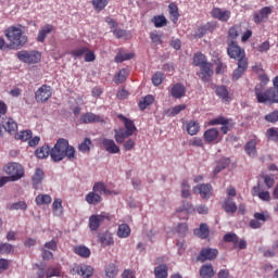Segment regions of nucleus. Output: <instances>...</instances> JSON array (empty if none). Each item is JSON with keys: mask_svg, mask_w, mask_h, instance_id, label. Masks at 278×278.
<instances>
[{"mask_svg": "<svg viewBox=\"0 0 278 278\" xmlns=\"http://www.w3.org/2000/svg\"><path fill=\"white\" fill-rule=\"evenodd\" d=\"M75 147L68 144L65 138L58 139L53 148H51L50 157L52 162H62L65 157L73 162L76 157Z\"/></svg>", "mask_w": 278, "mask_h": 278, "instance_id": "nucleus-1", "label": "nucleus"}, {"mask_svg": "<svg viewBox=\"0 0 278 278\" xmlns=\"http://www.w3.org/2000/svg\"><path fill=\"white\" fill-rule=\"evenodd\" d=\"M5 36L10 40V46H5V40L0 37V50L4 49H21L27 45V35L23 34V30L17 27H10L5 30Z\"/></svg>", "mask_w": 278, "mask_h": 278, "instance_id": "nucleus-2", "label": "nucleus"}, {"mask_svg": "<svg viewBox=\"0 0 278 278\" xmlns=\"http://www.w3.org/2000/svg\"><path fill=\"white\" fill-rule=\"evenodd\" d=\"M119 121H123L125 128L115 129V140L117 144H123L127 138L134 136V131L137 130L134 121L125 117L123 114L118 115Z\"/></svg>", "mask_w": 278, "mask_h": 278, "instance_id": "nucleus-3", "label": "nucleus"}, {"mask_svg": "<svg viewBox=\"0 0 278 278\" xmlns=\"http://www.w3.org/2000/svg\"><path fill=\"white\" fill-rule=\"evenodd\" d=\"M3 170L7 175H10L11 181H18L25 177V168L18 163H9L4 165Z\"/></svg>", "mask_w": 278, "mask_h": 278, "instance_id": "nucleus-4", "label": "nucleus"}, {"mask_svg": "<svg viewBox=\"0 0 278 278\" xmlns=\"http://www.w3.org/2000/svg\"><path fill=\"white\" fill-rule=\"evenodd\" d=\"M41 54L36 50L27 51L22 50L17 52V59L20 62H24L25 64H38L40 62Z\"/></svg>", "mask_w": 278, "mask_h": 278, "instance_id": "nucleus-5", "label": "nucleus"}, {"mask_svg": "<svg viewBox=\"0 0 278 278\" xmlns=\"http://www.w3.org/2000/svg\"><path fill=\"white\" fill-rule=\"evenodd\" d=\"M105 220H110V214L101 213L89 217V229L97 231Z\"/></svg>", "mask_w": 278, "mask_h": 278, "instance_id": "nucleus-6", "label": "nucleus"}, {"mask_svg": "<svg viewBox=\"0 0 278 278\" xmlns=\"http://www.w3.org/2000/svg\"><path fill=\"white\" fill-rule=\"evenodd\" d=\"M53 97V89L49 85H42L36 92L35 99L37 103H47V100Z\"/></svg>", "mask_w": 278, "mask_h": 278, "instance_id": "nucleus-7", "label": "nucleus"}, {"mask_svg": "<svg viewBox=\"0 0 278 278\" xmlns=\"http://www.w3.org/2000/svg\"><path fill=\"white\" fill-rule=\"evenodd\" d=\"M227 53L229 58H232V60H240V58H244V50H242L235 40L228 41Z\"/></svg>", "mask_w": 278, "mask_h": 278, "instance_id": "nucleus-8", "label": "nucleus"}, {"mask_svg": "<svg viewBox=\"0 0 278 278\" xmlns=\"http://www.w3.org/2000/svg\"><path fill=\"white\" fill-rule=\"evenodd\" d=\"M216 257H218V251L216 249L204 248L200 251L197 260L198 262H207V260L212 262L216 260Z\"/></svg>", "mask_w": 278, "mask_h": 278, "instance_id": "nucleus-9", "label": "nucleus"}, {"mask_svg": "<svg viewBox=\"0 0 278 278\" xmlns=\"http://www.w3.org/2000/svg\"><path fill=\"white\" fill-rule=\"evenodd\" d=\"M200 73H199V77L200 79L204 83V84H207L210 83V79L212 77V75H214V70L212 67V64L211 63H204L201 65L200 67Z\"/></svg>", "mask_w": 278, "mask_h": 278, "instance_id": "nucleus-10", "label": "nucleus"}, {"mask_svg": "<svg viewBox=\"0 0 278 278\" xmlns=\"http://www.w3.org/2000/svg\"><path fill=\"white\" fill-rule=\"evenodd\" d=\"M213 18H217L222 23H227L231 18V11L223 10L220 8H215L211 12Z\"/></svg>", "mask_w": 278, "mask_h": 278, "instance_id": "nucleus-11", "label": "nucleus"}, {"mask_svg": "<svg viewBox=\"0 0 278 278\" xmlns=\"http://www.w3.org/2000/svg\"><path fill=\"white\" fill-rule=\"evenodd\" d=\"M101 144L103 150L108 151V153H121V148L116 146V142H114L113 139L103 138Z\"/></svg>", "mask_w": 278, "mask_h": 278, "instance_id": "nucleus-12", "label": "nucleus"}, {"mask_svg": "<svg viewBox=\"0 0 278 278\" xmlns=\"http://www.w3.org/2000/svg\"><path fill=\"white\" fill-rule=\"evenodd\" d=\"M80 123L88 125L90 123H104L103 117H101V115H97L94 113H84L80 116Z\"/></svg>", "mask_w": 278, "mask_h": 278, "instance_id": "nucleus-13", "label": "nucleus"}, {"mask_svg": "<svg viewBox=\"0 0 278 278\" xmlns=\"http://www.w3.org/2000/svg\"><path fill=\"white\" fill-rule=\"evenodd\" d=\"M273 14V9L270 7H264L258 12L254 13V23L260 25V23H264L268 18V15Z\"/></svg>", "mask_w": 278, "mask_h": 278, "instance_id": "nucleus-14", "label": "nucleus"}, {"mask_svg": "<svg viewBox=\"0 0 278 278\" xmlns=\"http://www.w3.org/2000/svg\"><path fill=\"white\" fill-rule=\"evenodd\" d=\"M195 194H200L202 199H210L212 197V185H199L193 188Z\"/></svg>", "mask_w": 278, "mask_h": 278, "instance_id": "nucleus-15", "label": "nucleus"}, {"mask_svg": "<svg viewBox=\"0 0 278 278\" xmlns=\"http://www.w3.org/2000/svg\"><path fill=\"white\" fill-rule=\"evenodd\" d=\"M73 270L74 273H76L77 275H80V277H84V278H90L94 273V269L92 268V266H89V265H78Z\"/></svg>", "mask_w": 278, "mask_h": 278, "instance_id": "nucleus-16", "label": "nucleus"}, {"mask_svg": "<svg viewBox=\"0 0 278 278\" xmlns=\"http://www.w3.org/2000/svg\"><path fill=\"white\" fill-rule=\"evenodd\" d=\"M169 92L174 99H181L186 97V86L181 83H177L170 88Z\"/></svg>", "mask_w": 278, "mask_h": 278, "instance_id": "nucleus-17", "label": "nucleus"}, {"mask_svg": "<svg viewBox=\"0 0 278 278\" xmlns=\"http://www.w3.org/2000/svg\"><path fill=\"white\" fill-rule=\"evenodd\" d=\"M52 31H55V26L51 24H47L43 27H41L37 36V42H45L47 36H49V34H51Z\"/></svg>", "mask_w": 278, "mask_h": 278, "instance_id": "nucleus-18", "label": "nucleus"}, {"mask_svg": "<svg viewBox=\"0 0 278 278\" xmlns=\"http://www.w3.org/2000/svg\"><path fill=\"white\" fill-rule=\"evenodd\" d=\"M2 127L8 131V134H16V129H18V125L11 117H5L2 121Z\"/></svg>", "mask_w": 278, "mask_h": 278, "instance_id": "nucleus-19", "label": "nucleus"}, {"mask_svg": "<svg viewBox=\"0 0 278 278\" xmlns=\"http://www.w3.org/2000/svg\"><path fill=\"white\" fill-rule=\"evenodd\" d=\"M215 94L224 101V103H229L231 101V97H229V90L225 86H216L215 87Z\"/></svg>", "mask_w": 278, "mask_h": 278, "instance_id": "nucleus-20", "label": "nucleus"}, {"mask_svg": "<svg viewBox=\"0 0 278 278\" xmlns=\"http://www.w3.org/2000/svg\"><path fill=\"white\" fill-rule=\"evenodd\" d=\"M265 103H278V88L270 87L265 91Z\"/></svg>", "mask_w": 278, "mask_h": 278, "instance_id": "nucleus-21", "label": "nucleus"}, {"mask_svg": "<svg viewBox=\"0 0 278 278\" xmlns=\"http://www.w3.org/2000/svg\"><path fill=\"white\" fill-rule=\"evenodd\" d=\"M98 238L102 247H112L114 244V238L112 237L110 231L100 232L98 235Z\"/></svg>", "mask_w": 278, "mask_h": 278, "instance_id": "nucleus-22", "label": "nucleus"}, {"mask_svg": "<svg viewBox=\"0 0 278 278\" xmlns=\"http://www.w3.org/2000/svg\"><path fill=\"white\" fill-rule=\"evenodd\" d=\"M35 155L38 160H47L49 155L51 156V147H49V144H45L38 148L37 151H35Z\"/></svg>", "mask_w": 278, "mask_h": 278, "instance_id": "nucleus-23", "label": "nucleus"}, {"mask_svg": "<svg viewBox=\"0 0 278 278\" xmlns=\"http://www.w3.org/2000/svg\"><path fill=\"white\" fill-rule=\"evenodd\" d=\"M92 190L96 194H104L105 197H110V194L114 193V191H110L108 188H105V184L103 182H96Z\"/></svg>", "mask_w": 278, "mask_h": 278, "instance_id": "nucleus-24", "label": "nucleus"}, {"mask_svg": "<svg viewBox=\"0 0 278 278\" xmlns=\"http://www.w3.org/2000/svg\"><path fill=\"white\" fill-rule=\"evenodd\" d=\"M85 199L89 205H99V203L103 201V198H101V195L94 191L89 192Z\"/></svg>", "mask_w": 278, "mask_h": 278, "instance_id": "nucleus-25", "label": "nucleus"}, {"mask_svg": "<svg viewBox=\"0 0 278 278\" xmlns=\"http://www.w3.org/2000/svg\"><path fill=\"white\" fill-rule=\"evenodd\" d=\"M224 210L227 214H236V212H238V206L236 205V202H233L232 198H227L225 200Z\"/></svg>", "mask_w": 278, "mask_h": 278, "instance_id": "nucleus-26", "label": "nucleus"}, {"mask_svg": "<svg viewBox=\"0 0 278 278\" xmlns=\"http://www.w3.org/2000/svg\"><path fill=\"white\" fill-rule=\"evenodd\" d=\"M264 86L263 84H258L255 86L254 92L255 97L258 101V103H266V91L264 92Z\"/></svg>", "mask_w": 278, "mask_h": 278, "instance_id": "nucleus-27", "label": "nucleus"}, {"mask_svg": "<svg viewBox=\"0 0 278 278\" xmlns=\"http://www.w3.org/2000/svg\"><path fill=\"white\" fill-rule=\"evenodd\" d=\"M117 275H118V267H116L114 263H110L105 267V274L103 278H116Z\"/></svg>", "mask_w": 278, "mask_h": 278, "instance_id": "nucleus-28", "label": "nucleus"}, {"mask_svg": "<svg viewBox=\"0 0 278 278\" xmlns=\"http://www.w3.org/2000/svg\"><path fill=\"white\" fill-rule=\"evenodd\" d=\"M193 233L205 240V238L210 236V228L207 227V224H201L199 228L194 229Z\"/></svg>", "mask_w": 278, "mask_h": 278, "instance_id": "nucleus-29", "label": "nucleus"}, {"mask_svg": "<svg viewBox=\"0 0 278 278\" xmlns=\"http://www.w3.org/2000/svg\"><path fill=\"white\" fill-rule=\"evenodd\" d=\"M155 278H168V266L166 264L159 265L154 269Z\"/></svg>", "mask_w": 278, "mask_h": 278, "instance_id": "nucleus-30", "label": "nucleus"}, {"mask_svg": "<svg viewBox=\"0 0 278 278\" xmlns=\"http://www.w3.org/2000/svg\"><path fill=\"white\" fill-rule=\"evenodd\" d=\"M229 164H231V161L227 157H223L217 162V165L214 169V175H218V173H220L222 170H225V168H227V166H229Z\"/></svg>", "mask_w": 278, "mask_h": 278, "instance_id": "nucleus-31", "label": "nucleus"}, {"mask_svg": "<svg viewBox=\"0 0 278 278\" xmlns=\"http://www.w3.org/2000/svg\"><path fill=\"white\" fill-rule=\"evenodd\" d=\"M200 277H202V278L214 277V267L212 265H203L200 268Z\"/></svg>", "mask_w": 278, "mask_h": 278, "instance_id": "nucleus-32", "label": "nucleus"}, {"mask_svg": "<svg viewBox=\"0 0 278 278\" xmlns=\"http://www.w3.org/2000/svg\"><path fill=\"white\" fill-rule=\"evenodd\" d=\"M218 134V129L211 128L204 132V140L206 142H214V140H217Z\"/></svg>", "mask_w": 278, "mask_h": 278, "instance_id": "nucleus-33", "label": "nucleus"}, {"mask_svg": "<svg viewBox=\"0 0 278 278\" xmlns=\"http://www.w3.org/2000/svg\"><path fill=\"white\" fill-rule=\"evenodd\" d=\"M74 253H76V255H79L80 257H90L91 252L90 249H88L86 245H77L74 248Z\"/></svg>", "mask_w": 278, "mask_h": 278, "instance_id": "nucleus-34", "label": "nucleus"}, {"mask_svg": "<svg viewBox=\"0 0 278 278\" xmlns=\"http://www.w3.org/2000/svg\"><path fill=\"white\" fill-rule=\"evenodd\" d=\"M155 98L152 94L146 96L141 101H139L140 110L144 111L149 105H153Z\"/></svg>", "mask_w": 278, "mask_h": 278, "instance_id": "nucleus-35", "label": "nucleus"}, {"mask_svg": "<svg viewBox=\"0 0 278 278\" xmlns=\"http://www.w3.org/2000/svg\"><path fill=\"white\" fill-rule=\"evenodd\" d=\"M256 147H257V141H255V139L250 140L244 147L245 153H248L250 156L255 155Z\"/></svg>", "mask_w": 278, "mask_h": 278, "instance_id": "nucleus-36", "label": "nucleus"}, {"mask_svg": "<svg viewBox=\"0 0 278 278\" xmlns=\"http://www.w3.org/2000/svg\"><path fill=\"white\" fill-rule=\"evenodd\" d=\"M129 233H131V229L127 224H122L118 227L117 236L118 238H128Z\"/></svg>", "mask_w": 278, "mask_h": 278, "instance_id": "nucleus-37", "label": "nucleus"}, {"mask_svg": "<svg viewBox=\"0 0 278 278\" xmlns=\"http://www.w3.org/2000/svg\"><path fill=\"white\" fill-rule=\"evenodd\" d=\"M168 9L173 23H177V21H179V8H177V4L170 3Z\"/></svg>", "mask_w": 278, "mask_h": 278, "instance_id": "nucleus-38", "label": "nucleus"}, {"mask_svg": "<svg viewBox=\"0 0 278 278\" xmlns=\"http://www.w3.org/2000/svg\"><path fill=\"white\" fill-rule=\"evenodd\" d=\"M33 132L31 130H23L15 135L16 140H22V142H27V140H31Z\"/></svg>", "mask_w": 278, "mask_h": 278, "instance_id": "nucleus-39", "label": "nucleus"}, {"mask_svg": "<svg viewBox=\"0 0 278 278\" xmlns=\"http://www.w3.org/2000/svg\"><path fill=\"white\" fill-rule=\"evenodd\" d=\"M187 131L189 136H197L199 134V123L191 121L187 125Z\"/></svg>", "mask_w": 278, "mask_h": 278, "instance_id": "nucleus-40", "label": "nucleus"}, {"mask_svg": "<svg viewBox=\"0 0 278 278\" xmlns=\"http://www.w3.org/2000/svg\"><path fill=\"white\" fill-rule=\"evenodd\" d=\"M51 195L49 194H39L36 197L37 205H49L51 203Z\"/></svg>", "mask_w": 278, "mask_h": 278, "instance_id": "nucleus-41", "label": "nucleus"}, {"mask_svg": "<svg viewBox=\"0 0 278 278\" xmlns=\"http://www.w3.org/2000/svg\"><path fill=\"white\" fill-rule=\"evenodd\" d=\"M110 3V0H92V5L94 10L98 12H101L102 10H105V7Z\"/></svg>", "mask_w": 278, "mask_h": 278, "instance_id": "nucleus-42", "label": "nucleus"}, {"mask_svg": "<svg viewBox=\"0 0 278 278\" xmlns=\"http://www.w3.org/2000/svg\"><path fill=\"white\" fill-rule=\"evenodd\" d=\"M42 179H45V172L41 168H37L33 176V182L38 186V184H42Z\"/></svg>", "mask_w": 278, "mask_h": 278, "instance_id": "nucleus-43", "label": "nucleus"}, {"mask_svg": "<svg viewBox=\"0 0 278 278\" xmlns=\"http://www.w3.org/2000/svg\"><path fill=\"white\" fill-rule=\"evenodd\" d=\"M14 245L10 243H0V254L2 255H10V253H13Z\"/></svg>", "mask_w": 278, "mask_h": 278, "instance_id": "nucleus-44", "label": "nucleus"}, {"mask_svg": "<svg viewBox=\"0 0 278 278\" xmlns=\"http://www.w3.org/2000/svg\"><path fill=\"white\" fill-rule=\"evenodd\" d=\"M88 53V47L83 46L80 48H76L72 51L73 58H84Z\"/></svg>", "mask_w": 278, "mask_h": 278, "instance_id": "nucleus-45", "label": "nucleus"}, {"mask_svg": "<svg viewBox=\"0 0 278 278\" xmlns=\"http://www.w3.org/2000/svg\"><path fill=\"white\" fill-rule=\"evenodd\" d=\"M152 23H154V27H165L167 21L164 15H159L152 18Z\"/></svg>", "mask_w": 278, "mask_h": 278, "instance_id": "nucleus-46", "label": "nucleus"}, {"mask_svg": "<svg viewBox=\"0 0 278 278\" xmlns=\"http://www.w3.org/2000/svg\"><path fill=\"white\" fill-rule=\"evenodd\" d=\"M207 61L205 59V55L202 54V53H197L194 56H193V64L195 66H202V64H206Z\"/></svg>", "mask_w": 278, "mask_h": 278, "instance_id": "nucleus-47", "label": "nucleus"}, {"mask_svg": "<svg viewBox=\"0 0 278 278\" xmlns=\"http://www.w3.org/2000/svg\"><path fill=\"white\" fill-rule=\"evenodd\" d=\"M163 80H164V73H162V72H156L152 76L153 86H161Z\"/></svg>", "mask_w": 278, "mask_h": 278, "instance_id": "nucleus-48", "label": "nucleus"}, {"mask_svg": "<svg viewBox=\"0 0 278 278\" xmlns=\"http://www.w3.org/2000/svg\"><path fill=\"white\" fill-rule=\"evenodd\" d=\"M224 242H232L233 244H238L239 238L238 235L233 232H228L224 236Z\"/></svg>", "mask_w": 278, "mask_h": 278, "instance_id": "nucleus-49", "label": "nucleus"}, {"mask_svg": "<svg viewBox=\"0 0 278 278\" xmlns=\"http://www.w3.org/2000/svg\"><path fill=\"white\" fill-rule=\"evenodd\" d=\"M181 194L184 199H188V197H190V185L188 184V180H184L181 184Z\"/></svg>", "mask_w": 278, "mask_h": 278, "instance_id": "nucleus-50", "label": "nucleus"}, {"mask_svg": "<svg viewBox=\"0 0 278 278\" xmlns=\"http://www.w3.org/2000/svg\"><path fill=\"white\" fill-rule=\"evenodd\" d=\"M90 144H92V141H90V138H86L78 149L81 153H87V151H90Z\"/></svg>", "mask_w": 278, "mask_h": 278, "instance_id": "nucleus-51", "label": "nucleus"}, {"mask_svg": "<svg viewBox=\"0 0 278 278\" xmlns=\"http://www.w3.org/2000/svg\"><path fill=\"white\" fill-rule=\"evenodd\" d=\"M240 36V27L238 26H232L228 30V38H231V40H236Z\"/></svg>", "mask_w": 278, "mask_h": 278, "instance_id": "nucleus-52", "label": "nucleus"}, {"mask_svg": "<svg viewBox=\"0 0 278 278\" xmlns=\"http://www.w3.org/2000/svg\"><path fill=\"white\" fill-rule=\"evenodd\" d=\"M127 79V70H121L115 76L116 84H123Z\"/></svg>", "mask_w": 278, "mask_h": 278, "instance_id": "nucleus-53", "label": "nucleus"}, {"mask_svg": "<svg viewBox=\"0 0 278 278\" xmlns=\"http://www.w3.org/2000/svg\"><path fill=\"white\" fill-rule=\"evenodd\" d=\"M46 277L51 278V277H60V268L58 267H49L46 271Z\"/></svg>", "mask_w": 278, "mask_h": 278, "instance_id": "nucleus-54", "label": "nucleus"}, {"mask_svg": "<svg viewBox=\"0 0 278 278\" xmlns=\"http://www.w3.org/2000/svg\"><path fill=\"white\" fill-rule=\"evenodd\" d=\"M238 60V68H241L242 71H245L249 68V60L244 56H241Z\"/></svg>", "mask_w": 278, "mask_h": 278, "instance_id": "nucleus-55", "label": "nucleus"}, {"mask_svg": "<svg viewBox=\"0 0 278 278\" xmlns=\"http://www.w3.org/2000/svg\"><path fill=\"white\" fill-rule=\"evenodd\" d=\"M132 58H134V54H131V53L117 54L115 56V62L121 63V62H125L127 60H131Z\"/></svg>", "mask_w": 278, "mask_h": 278, "instance_id": "nucleus-56", "label": "nucleus"}, {"mask_svg": "<svg viewBox=\"0 0 278 278\" xmlns=\"http://www.w3.org/2000/svg\"><path fill=\"white\" fill-rule=\"evenodd\" d=\"M211 125H229V119L224 116H219L211 121Z\"/></svg>", "mask_w": 278, "mask_h": 278, "instance_id": "nucleus-57", "label": "nucleus"}, {"mask_svg": "<svg viewBox=\"0 0 278 278\" xmlns=\"http://www.w3.org/2000/svg\"><path fill=\"white\" fill-rule=\"evenodd\" d=\"M265 121L268 123H277L278 122V111H274L265 116Z\"/></svg>", "mask_w": 278, "mask_h": 278, "instance_id": "nucleus-58", "label": "nucleus"}, {"mask_svg": "<svg viewBox=\"0 0 278 278\" xmlns=\"http://www.w3.org/2000/svg\"><path fill=\"white\" fill-rule=\"evenodd\" d=\"M267 137L269 140H273L274 142H277L278 139V131L275 128L267 129Z\"/></svg>", "mask_w": 278, "mask_h": 278, "instance_id": "nucleus-59", "label": "nucleus"}, {"mask_svg": "<svg viewBox=\"0 0 278 278\" xmlns=\"http://www.w3.org/2000/svg\"><path fill=\"white\" fill-rule=\"evenodd\" d=\"M177 233H179V236H186V233H188V224L186 223H182V224H179L177 226Z\"/></svg>", "mask_w": 278, "mask_h": 278, "instance_id": "nucleus-60", "label": "nucleus"}, {"mask_svg": "<svg viewBox=\"0 0 278 278\" xmlns=\"http://www.w3.org/2000/svg\"><path fill=\"white\" fill-rule=\"evenodd\" d=\"M245 71L237 67L233 73H232V79L233 81H238V79H240V77H242V75H244Z\"/></svg>", "mask_w": 278, "mask_h": 278, "instance_id": "nucleus-61", "label": "nucleus"}, {"mask_svg": "<svg viewBox=\"0 0 278 278\" xmlns=\"http://www.w3.org/2000/svg\"><path fill=\"white\" fill-rule=\"evenodd\" d=\"M11 210H27V203L20 201L11 205Z\"/></svg>", "mask_w": 278, "mask_h": 278, "instance_id": "nucleus-62", "label": "nucleus"}, {"mask_svg": "<svg viewBox=\"0 0 278 278\" xmlns=\"http://www.w3.org/2000/svg\"><path fill=\"white\" fill-rule=\"evenodd\" d=\"M207 34V28L205 26H202L198 28L194 33L195 38H203Z\"/></svg>", "mask_w": 278, "mask_h": 278, "instance_id": "nucleus-63", "label": "nucleus"}, {"mask_svg": "<svg viewBox=\"0 0 278 278\" xmlns=\"http://www.w3.org/2000/svg\"><path fill=\"white\" fill-rule=\"evenodd\" d=\"M150 38L154 45H162V36L157 35V33H151Z\"/></svg>", "mask_w": 278, "mask_h": 278, "instance_id": "nucleus-64", "label": "nucleus"}]
</instances>
